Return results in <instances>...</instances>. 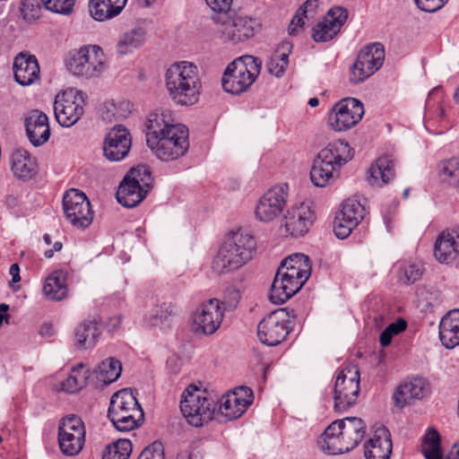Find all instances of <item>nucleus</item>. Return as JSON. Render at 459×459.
<instances>
[{"mask_svg": "<svg viewBox=\"0 0 459 459\" xmlns=\"http://www.w3.org/2000/svg\"><path fill=\"white\" fill-rule=\"evenodd\" d=\"M146 143L157 159L173 161L184 156L188 150V129L175 123L169 109H157L149 115L146 121Z\"/></svg>", "mask_w": 459, "mask_h": 459, "instance_id": "obj_1", "label": "nucleus"}, {"mask_svg": "<svg viewBox=\"0 0 459 459\" xmlns=\"http://www.w3.org/2000/svg\"><path fill=\"white\" fill-rule=\"evenodd\" d=\"M311 273L308 256L293 254L284 259L272 283L269 299L273 304H282L295 295Z\"/></svg>", "mask_w": 459, "mask_h": 459, "instance_id": "obj_2", "label": "nucleus"}, {"mask_svg": "<svg viewBox=\"0 0 459 459\" xmlns=\"http://www.w3.org/2000/svg\"><path fill=\"white\" fill-rule=\"evenodd\" d=\"M165 85L171 100L180 106L198 102L202 82L198 67L188 61L176 62L165 72Z\"/></svg>", "mask_w": 459, "mask_h": 459, "instance_id": "obj_3", "label": "nucleus"}, {"mask_svg": "<svg viewBox=\"0 0 459 459\" xmlns=\"http://www.w3.org/2000/svg\"><path fill=\"white\" fill-rule=\"evenodd\" d=\"M367 425L358 417H346L329 425L317 440L319 447L330 455L349 452L364 438Z\"/></svg>", "mask_w": 459, "mask_h": 459, "instance_id": "obj_4", "label": "nucleus"}, {"mask_svg": "<svg viewBox=\"0 0 459 459\" xmlns=\"http://www.w3.org/2000/svg\"><path fill=\"white\" fill-rule=\"evenodd\" d=\"M255 247V239L249 232H230L213 258L212 269L218 273L239 269L252 259Z\"/></svg>", "mask_w": 459, "mask_h": 459, "instance_id": "obj_5", "label": "nucleus"}, {"mask_svg": "<svg viewBox=\"0 0 459 459\" xmlns=\"http://www.w3.org/2000/svg\"><path fill=\"white\" fill-rule=\"evenodd\" d=\"M353 154L347 142L337 140L322 149L314 160L310 178L316 186H325L334 177V173L349 160Z\"/></svg>", "mask_w": 459, "mask_h": 459, "instance_id": "obj_6", "label": "nucleus"}, {"mask_svg": "<svg viewBox=\"0 0 459 459\" xmlns=\"http://www.w3.org/2000/svg\"><path fill=\"white\" fill-rule=\"evenodd\" d=\"M108 417L118 431L137 429L144 420V413L135 395L129 389H121L110 398Z\"/></svg>", "mask_w": 459, "mask_h": 459, "instance_id": "obj_7", "label": "nucleus"}, {"mask_svg": "<svg viewBox=\"0 0 459 459\" xmlns=\"http://www.w3.org/2000/svg\"><path fill=\"white\" fill-rule=\"evenodd\" d=\"M262 62L253 56H242L226 67L221 78L223 90L231 94L247 91L260 74Z\"/></svg>", "mask_w": 459, "mask_h": 459, "instance_id": "obj_8", "label": "nucleus"}, {"mask_svg": "<svg viewBox=\"0 0 459 459\" xmlns=\"http://www.w3.org/2000/svg\"><path fill=\"white\" fill-rule=\"evenodd\" d=\"M180 410L190 425L201 427L212 420L216 402L206 390L190 385L182 394Z\"/></svg>", "mask_w": 459, "mask_h": 459, "instance_id": "obj_9", "label": "nucleus"}, {"mask_svg": "<svg viewBox=\"0 0 459 459\" xmlns=\"http://www.w3.org/2000/svg\"><path fill=\"white\" fill-rule=\"evenodd\" d=\"M212 20L215 24L216 33L223 41L243 42L255 34V21L248 16L238 15L233 11L213 14Z\"/></svg>", "mask_w": 459, "mask_h": 459, "instance_id": "obj_10", "label": "nucleus"}, {"mask_svg": "<svg viewBox=\"0 0 459 459\" xmlns=\"http://www.w3.org/2000/svg\"><path fill=\"white\" fill-rule=\"evenodd\" d=\"M105 62L106 57L100 47L87 45L70 52L67 67L74 75L92 78L104 72Z\"/></svg>", "mask_w": 459, "mask_h": 459, "instance_id": "obj_11", "label": "nucleus"}, {"mask_svg": "<svg viewBox=\"0 0 459 459\" xmlns=\"http://www.w3.org/2000/svg\"><path fill=\"white\" fill-rule=\"evenodd\" d=\"M359 370L356 366L343 368L337 376L334 384V410L346 411L353 406L359 394Z\"/></svg>", "mask_w": 459, "mask_h": 459, "instance_id": "obj_12", "label": "nucleus"}, {"mask_svg": "<svg viewBox=\"0 0 459 459\" xmlns=\"http://www.w3.org/2000/svg\"><path fill=\"white\" fill-rule=\"evenodd\" d=\"M86 95L76 89H68L56 96L54 112L56 121L65 127L74 126L84 112Z\"/></svg>", "mask_w": 459, "mask_h": 459, "instance_id": "obj_13", "label": "nucleus"}, {"mask_svg": "<svg viewBox=\"0 0 459 459\" xmlns=\"http://www.w3.org/2000/svg\"><path fill=\"white\" fill-rule=\"evenodd\" d=\"M225 304L217 299L202 303L192 315V331L197 335H212L220 328Z\"/></svg>", "mask_w": 459, "mask_h": 459, "instance_id": "obj_14", "label": "nucleus"}, {"mask_svg": "<svg viewBox=\"0 0 459 459\" xmlns=\"http://www.w3.org/2000/svg\"><path fill=\"white\" fill-rule=\"evenodd\" d=\"M384 58L385 50L380 43H371L364 47L351 67V82L359 83L370 77L382 66Z\"/></svg>", "mask_w": 459, "mask_h": 459, "instance_id": "obj_15", "label": "nucleus"}, {"mask_svg": "<svg viewBox=\"0 0 459 459\" xmlns=\"http://www.w3.org/2000/svg\"><path fill=\"white\" fill-rule=\"evenodd\" d=\"M63 210L65 218L75 228L85 229L93 220L91 205L86 195L77 190L70 189L63 197Z\"/></svg>", "mask_w": 459, "mask_h": 459, "instance_id": "obj_16", "label": "nucleus"}, {"mask_svg": "<svg viewBox=\"0 0 459 459\" xmlns=\"http://www.w3.org/2000/svg\"><path fill=\"white\" fill-rule=\"evenodd\" d=\"M289 318L286 308H278L268 314L257 325L259 340L268 346L281 342L290 332Z\"/></svg>", "mask_w": 459, "mask_h": 459, "instance_id": "obj_17", "label": "nucleus"}, {"mask_svg": "<svg viewBox=\"0 0 459 459\" xmlns=\"http://www.w3.org/2000/svg\"><path fill=\"white\" fill-rule=\"evenodd\" d=\"M364 115L362 102L344 98L333 105L329 113V125L334 131H347L356 126Z\"/></svg>", "mask_w": 459, "mask_h": 459, "instance_id": "obj_18", "label": "nucleus"}, {"mask_svg": "<svg viewBox=\"0 0 459 459\" xmlns=\"http://www.w3.org/2000/svg\"><path fill=\"white\" fill-rule=\"evenodd\" d=\"M288 191L287 184H280L267 190L256 204L255 218L264 222L276 219L287 204Z\"/></svg>", "mask_w": 459, "mask_h": 459, "instance_id": "obj_19", "label": "nucleus"}, {"mask_svg": "<svg viewBox=\"0 0 459 459\" xmlns=\"http://www.w3.org/2000/svg\"><path fill=\"white\" fill-rule=\"evenodd\" d=\"M315 221V212L308 202L291 206L282 220L286 233L291 237H300L307 234Z\"/></svg>", "mask_w": 459, "mask_h": 459, "instance_id": "obj_20", "label": "nucleus"}, {"mask_svg": "<svg viewBox=\"0 0 459 459\" xmlns=\"http://www.w3.org/2000/svg\"><path fill=\"white\" fill-rule=\"evenodd\" d=\"M348 18V11L342 6L332 7L312 28V39L316 42L332 40L341 30Z\"/></svg>", "mask_w": 459, "mask_h": 459, "instance_id": "obj_21", "label": "nucleus"}, {"mask_svg": "<svg viewBox=\"0 0 459 459\" xmlns=\"http://www.w3.org/2000/svg\"><path fill=\"white\" fill-rule=\"evenodd\" d=\"M365 213L364 206L358 200L347 199L334 219L333 231L335 236L342 239L347 238L363 220Z\"/></svg>", "mask_w": 459, "mask_h": 459, "instance_id": "obj_22", "label": "nucleus"}, {"mask_svg": "<svg viewBox=\"0 0 459 459\" xmlns=\"http://www.w3.org/2000/svg\"><path fill=\"white\" fill-rule=\"evenodd\" d=\"M253 402V392L247 386H239L220 400L219 412L226 420L239 418Z\"/></svg>", "mask_w": 459, "mask_h": 459, "instance_id": "obj_23", "label": "nucleus"}, {"mask_svg": "<svg viewBox=\"0 0 459 459\" xmlns=\"http://www.w3.org/2000/svg\"><path fill=\"white\" fill-rule=\"evenodd\" d=\"M131 144L132 139L129 131L122 126H116L105 137L104 155L111 161H119L128 154Z\"/></svg>", "mask_w": 459, "mask_h": 459, "instance_id": "obj_24", "label": "nucleus"}, {"mask_svg": "<svg viewBox=\"0 0 459 459\" xmlns=\"http://www.w3.org/2000/svg\"><path fill=\"white\" fill-rule=\"evenodd\" d=\"M434 255L443 264H450L459 256V226L443 230L436 239Z\"/></svg>", "mask_w": 459, "mask_h": 459, "instance_id": "obj_25", "label": "nucleus"}, {"mask_svg": "<svg viewBox=\"0 0 459 459\" xmlns=\"http://www.w3.org/2000/svg\"><path fill=\"white\" fill-rule=\"evenodd\" d=\"M15 81L22 86H29L39 80V65L34 56L21 52L13 64Z\"/></svg>", "mask_w": 459, "mask_h": 459, "instance_id": "obj_26", "label": "nucleus"}, {"mask_svg": "<svg viewBox=\"0 0 459 459\" xmlns=\"http://www.w3.org/2000/svg\"><path fill=\"white\" fill-rule=\"evenodd\" d=\"M26 134L34 146H40L50 137V126L47 115L38 109L31 110L25 118Z\"/></svg>", "mask_w": 459, "mask_h": 459, "instance_id": "obj_27", "label": "nucleus"}, {"mask_svg": "<svg viewBox=\"0 0 459 459\" xmlns=\"http://www.w3.org/2000/svg\"><path fill=\"white\" fill-rule=\"evenodd\" d=\"M429 384L422 377L405 380L396 389L394 400L397 407L403 408L414 400H420L428 394Z\"/></svg>", "mask_w": 459, "mask_h": 459, "instance_id": "obj_28", "label": "nucleus"}, {"mask_svg": "<svg viewBox=\"0 0 459 459\" xmlns=\"http://www.w3.org/2000/svg\"><path fill=\"white\" fill-rule=\"evenodd\" d=\"M392 447L389 430L385 427H379L365 444L364 455L366 459H389Z\"/></svg>", "mask_w": 459, "mask_h": 459, "instance_id": "obj_29", "label": "nucleus"}, {"mask_svg": "<svg viewBox=\"0 0 459 459\" xmlns=\"http://www.w3.org/2000/svg\"><path fill=\"white\" fill-rule=\"evenodd\" d=\"M368 183L373 186H383L394 178V160L389 155L379 157L369 168Z\"/></svg>", "mask_w": 459, "mask_h": 459, "instance_id": "obj_30", "label": "nucleus"}, {"mask_svg": "<svg viewBox=\"0 0 459 459\" xmlns=\"http://www.w3.org/2000/svg\"><path fill=\"white\" fill-rule=\"evenodd\" d=\"M439 339L446 349L459 345V309L446 313L439 324Z\"/></svg>", "mask_w": 459, "mask_h": 459, "instance_id": "obj_31", "label": "nucleus"}, {"mask_svg": "<svg viewBox=\"0 0 459 459\" xmlns=\"http://www.w3.org/2000/svg\"><path fill=\"white\" fill-rule=\"evenodd\" d=\"M127 0H90L91 16L98 22L111 20L121 13Z\"/></svg>", "mask_w": 459, "mask_h": 459, "instance_id": "obj_32", "label": "nucleus"}, {"mask_svg": "<svg viewBox=\"0 0 459 459\" xmlns=\"http://www.w3.org/2000/svg\"><path fill=\"white\" fill-rule=\"evenodd\" d=\"M146 40V30L143 27H134L123 32L116 44L117 53L126 56L142 48Z\"/></svg>", "mask_w": 459, "mask_h": 459, "instance_id": "obj_33", "label": "nucleus"}, {"mask_svg": "<svg viewBox=\"0 0 459 459\" xmlns=\"http://www.w3.org/2000/svg\"><path fill=\"white\" fill-rule=\"evenodd\" d=\"M147 193L148 189L124 178L117 191V199L123 206L133 208L143 200Z\"/></svg>", "mask_w": 459, "mask_h": 459, "instance_id": "obj_34", "label": "nucleus"}, {"mask_svg": "<svg viewBox=\"0 0 459 459\" xmlns=\"http://www.w3.org/2000/svg\"><path fill=\"white\" fill-rule=\"evenodd\" d=\"M44 296L50 300L60 301L67 297L66 273L64 271H56L49 274L42 289Z\"/></svg>", "mask_w": 459, "mask_h": 459, "instance_id": "obj_35", "label": "nucleus"}, {"mask_svg": "<svg viewBox=\"0 0 459 459\" xmlns=\"http://www.w3.org/2000/svg\"><path fill=\"white\" fill-rule=\"evenodd\" d=\"M176 316V307L171 303L156 305L145 315V324L151 327L166 329L170 326L173 317Z\"/></svg>", "mask_w": 459, "mask_h": 459, "instance_id": "obj_36", "label": "nucleus"}, {"mask_svg": "<svg viewBox=\"0 0 459 459\" xmlns=\"http://www.w3.org/2000/svg\"><path fill=\"white\" fill-rule=\"evenodd\" d=\"M11 163L14 176L21 179H29L36 173L35 160L23 149L13 152Z\"/></svg>", "mask_w": 459, "mask_h": 459, "instance_id": "obj_37", "label": "nucleus"}, {"mask_svg": "<svg viewBox=\"0 0 459 459\" xmlns=\"http://www.w3.org/2000/svg\"><path fill=\"white\" fill-rule=\"evenodd\" d=\"M292 45L290 42L283 41L270 56L266 63V68L271 74L276 77L282 76L289 65L288 57Z\"/></svg>", "mask_w": 459, "mask_h": 459, "instance_id": "obj_38", "label": "nucleus"}, {"mask_svg": "<svg viewBox=\"0 0 459 459\" xmlns=\"http://www.w3.org/2000/svg\"><path fill=\"white\" fill-rule=\"evenodd\" d=\"M100 329L96 322L85 321L75 329V345L78 349H91L96 345Z\"/></svg>", "mask_w": 459, "mask_h": 459, "instance_id": "obj_39", "label": "nucleus"}, {"mask_svg": "<svg viewBox=\"0 0 459 459\" xmlns=\"http://www.w3.org/2000/svg\"><path fill=\"white\" fill-rule=\"evenodd\" d=\"M122 365L119 360L115 358H108L104 359L96 369L97 379L104 384L108 385L116 381L121 375Z\"/></svg>", "mask_w": 459, "mask_h": 459, "instance_id": "obj_40", "label": "nucleus"}, {"mask_svg": "<svg viewBox=\"0 0 459 459\" xmlns=\"http://www.w3.org/2000/svg\"><path fill=\"white\" fill-rule=\"evenodd\" d=\"M444 93L441 87L434 88L428 96L426 101L425 119L434 117L443 120L445 117V109L442 106Z\"/></svg>", "mask_w": 459, "mask_h": 459, "instance_id": "obj_41", "label": "nucleus"}, {"mask_svg": "<svg viewBox=\"0 0 459 459\" xmlns=\"http://www.w3.org/2000/svg\"><path fill=\"white\" fill-rule=\"evenodd\" d=\"M85 437L73 434L58 433V444L61 452L68 456L78 455L83 447Z\"/></svg>", "mask_w": 459, "mask_h": 459, "instance_id": "obj_42", "label": "nucleus"}, {"mask_svg": "<svg viewBox=\"0 0 459 459\" xmlns=\"http://www.w3.org/2000/svg\"><path fill=\"white\" fill-rule=\"evenodd\" d=\"M426 459H442L439 434L435 429H429L424 438L421 447Z\"/></svg>", "mask_w": 459, "mask_h": 459, "instance_id": "obj_43", "label": "nucleus"}, {"mask_svg": "<svg viewBox=\"0 0 459 459\" xmlns=\"http://www.w3.org/2000/svg\"><path fill=\"white\" fill-rule=\"evenodd\" d=\"M439 174L443 181L459 187V157L442 161L439 165Z\"/></svg>", "mask_w": 459, "mask_h": 459, "instance_id": "obj_44", "label": "nucleus"}, {"mask_svg": "<svg viewBox=\"0 0 459 459\" xmlns=\"http://www.w3.org/2000/svg\"><path fill=\"white\" fill-rule=\"evenodd\" d=\"M132 449L129 439H118L106 447L102 459H128Z\"/></svg>", "mask_w": 459, "mask_h": 459, "instance_id": "obj_45", "label": "nucleus"}, {"mask_svg": "<svg viewBox=\"0 0 459 459\" xmlns=\"http://www.w3.org/2000/svg\"><path fill=\"white\" fill-rule=\"evenodd\" d=\"M58 433L73 434L85 437V428L82 419L76 415H68L62 420Z\"/></svg>", "mask_w": 459, "mask_h": 459, "instance_id": "obj_46", "label": "nucleus"}, {"mask_svg": "<svg viewBox=\"0 0 459 459\" xmlns=\"http://www.w3.org/2000/svg\"><path fill=\"white\" fill-rule=\"evenodd\" d=\"M125 178L148 190L150 189L152 182L150 169L144 165H139L136 168H133Z\"/></svg>", "mask_w": 459, "mask_h": 459, "instance_id": "obj_47", "label": "nucleus"}, {"mask_svg": "<svg viewBox=\"0 0 459 459\" xmlns=\"http://www.w3.org/2000/svg\"><path fill=\"white\" fill-rule=\"evenodd\" d=\"M422 273L420 263L405 262L401 267L400 279L405 283H413L420 279Z\"/></svg>", "mask_w": 459, "mask_h": 459, "instance_id": "obj_48", "label": "nucleus"}, {"mask_svg": "<svg viewBox=\"0 0 459 459\" xmlns=\"http://www.w3.org/2000/svg\"><path fill=\"white\" fill-rule=\"evenodd\" d=\"M40 2L48 11L68 15L74 10L75 0H40Z\"/></svg>", "mask_w": 459, "mask_h": 459, "instance_id": "obj_49", "label": "nucleus"}, {"mask_svg": "<svg viewBox=\"0 0 459 459\" xmlns=\"http://www.w3.org/2000/svg\"><path fill=\"white\" fill-rule=\"evenodd\" d=\"M87 378L88 372H84L83 375L71 374L61 383V388L66 393L74 394L86 385Z\"/></svg>", "mask_w": 459, "mask_h": 459, "instance_id": "obj_50", "label": "nucleus"}, {"mask_svg": "<svg viewBox=\"0 0 459 459\" xmlns=\"http://www.w3.org/2000/svg\"><path fill=\"white\" fill-rule=\"evenodd\" d=\"M20 10L23 19L29 22L40 17L41 8L38 0H22Z\"/></svg>", "mask_w": 459, "mask_h": 459, "instance_id": "obj_51", "label": "nucleus"}, {"mask_svg": "<svg viewBox=\"0 0 459 459\" xmlns=\"http://www.w3.org/2000/svg\"><path fill=\"white\" fill-rule=\"evenodd\" d=\"M138 459H165L163 445L153 442L140 454Z\"/></svg>", "mask_w": 459, "mask_h": 459, "instance_id": "obj_52", "label": "nucleus"}, {"mask_svg": "<svg viewBox=\"0 0 459 459\" xmlns=\"http://www.w3.org/2000/svg\"><path fill=\"white\" fill-rule=\"evenodd\" d=\"M414 2L421 11L434 13L442 8L447 0H414Z\"/></svg>", "mask_w": 459, "mask_h": 459, "instance_id": "obj_53", "label": "nucleus"}, {"mask_svg": "<svg viewBox=\"0 0 459 459\" xmlns=\"http://www.w3.org/2000/svg\"><path fill=\"white\" fill-rule=\"evenodd\" d=\"M207 5L214 12V14L230 13L232 0H205Z\"/></svg>", "mask_w": 459, "mask_h": 459, "instance_id": "obj_54", "label": "nucleus"}, {"mask_svg": "<svg viewBox=\"0 0 459 459\" xmlns=\"http://www.w3.org/2000/svg\"><path fill=\"white\" fill-rule=\"evenodd\" d=\"M318 7V0H307L299 9V13L304 14L307 20L312 19Z\"/></svg>", "mask_w": 459, "mask_h": 459, "instance_id": "obj_55", "label": "nucleus"}, {"mask_svg": "<svg viewBox=\"0 0 459 459\" xmlns=\"http://www.w3.org/2000/svg\"><path fill=\"white\" fill-rule=\"evenodd\" d=\"M305 19L306 18H305L304 14L299 13V10H298L289 25V28H288L289 34H290V35L296 34L298 32V30L304 25Z\"/></svg>", "mask_w": 459, "mask_h": 459, "instance_id": "obj_56", "label": "nucleus"}, {"mask_svg": "<svg viewBox=\"0 0 459 459\" xmlns=\"http://www.w3.org/2000/svg\"><path fill=\"white\" fill-rule=\"evenodd\" d=\"M407 323L405 320L399 318L395 322L390 324L386 328L390 331L394 335H396L406 329Z\"/></svg>", "mask_w": 459, "mask_h": 459, "instance_id": "obj_57", "label": "nucleus"}, {"mask_svg": "<svg viewBox=\"0 0 459 459\" xmlns=\"http://www.w3.org/2000/svg\"><path fill=\"white\" fill-rule=\"evenodd\" d=\"M394 334L385 328L380 334L379 342L382 346L385 347L391 343Z\"/></svg>", "mask_w": 459, "mask_h": 459, "instance_id": "obj_58", "label": "nucleus"}, {"mask_svg": "<svg viewBox=\"0 0 459 459\" xmlns=\"http://www.w3.org/2000/svg\"><path fill=\"white\" fill-rule=\"evenodd\" d=\"M121 323V316H115L110 317L107 325L108 331H116L120 326Z\"/></svg>", "mask_w": 459, "mask_h": 459, "instance_id": "obj_59", "label": "nucleus"}, {"mask_svg": "<svg viewBox=\"0 0 459 459\" xmlns=\"http://www.w3.org/2000/svg\"><path fill=\"white\" fill-rule=\"evenodd\" d=\"M39 334L42 337H50L54 334V328L51 324L45 323L41 325Z\"/></svg>", "mask_w": 459, "mask_h": 459, "instance_id": "obj_60", "label": "nucleus"}, {"mask_svg": "<svg viewBox=\"0 0 459 459\" xmlns=\"http://www.w3.org/2000/svg\"><path fill=\"white\" fill-rule=\"evenodd\" d=\"M9 273L12 276V281L13 282H19L21 281L20 277V267L17 264H13L11 265Z\"/></svg>", "mask_w": 459, "mask_h": 459, "instance_id": "obj_61", "label": "nucleus"}, {"mask_svg": "<svg viewBox=\"0 0 459 459\" xmlns=\"http://www.w3.org/2000/svg\"><path fill=\"white\" fill-rule=\"evenodd\" d=\"M5 204L8 208L13 209L18 206V204H19L18 197L13 195H9L5 198Z\"/></svg>", "mask_w": 459, "mask_h": 459, "instance_id": "obj_62", "label": "nucleus"}, {"mask_svg": "<svg viewBox=\"0 0 459 459\" xmlns=\"http://www.w3.org/2000/svg\"><path fill=\"white\" fill-rule=\"evenodd\" d=\"M446 459H459V443L452 446Z\"/></svg>", "mask_w": 459, "mask_h": 459, "instance_id": "obj_63", "label": "nucleus"}, {"mask_svg": "<svg viewBox=\"0 0 459 459\" xmlns=\"http://www.w3.org/2000/svg\"><path fill=\"white\" fill-rule=\"evenodd\" d=\"M176 459H201V457L196 454H193L191 452L185 451V452L180 453L177 456Z\"/></svg>", "mask_w": 459, "mask_h": 459, "instance_id": "obj_64", "label": "nucleus"}]
</instances>
